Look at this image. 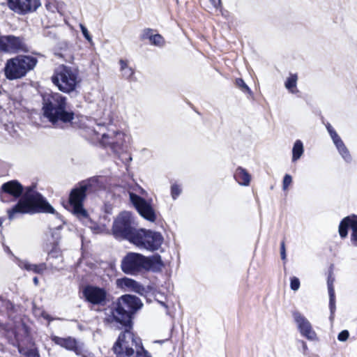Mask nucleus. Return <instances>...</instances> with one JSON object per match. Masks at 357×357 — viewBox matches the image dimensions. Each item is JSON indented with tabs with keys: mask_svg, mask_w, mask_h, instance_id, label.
<instances>
[{
	"mask_svg": "<svg viewBox=\"0 0 357 357\" xmlns=\"http://www.w3.org/2000/svg\"><path fill=\"white\" fill-rule=\"evenodd\" d=\"M113 305L105 321L123 330L112 348L116 357H152L143 347L141 339L132 332L135 314L143 307L141 299L135 295L124 294Z\"/></svg>",
	"mask_w": 357,
	"mask_h": 357,
	"instance_id": "obj_1",
	"label": "nucleus"
},
{
	"mask_svg": "<svg viewBox=\"0 0 357 357\" xmlns=\"http://www.w3.org/2000/svg\"><path fill=\"white\" fill-rule=\"evenodd\" d=\"M100 188L98 176H93L79 182L69 195L68 204L72 213L80 219L88 218L89 214L84 208V201L88 193L93 192Z\"/></svg>",
	"mask_w": 357,
	"mask_h": 357,
	"instance_id": "obj_4",
	"label": "nucleus"
},
{
	"mask_svg": "<svg viewBox=\"0 0 357 357\" xmlns=\"http://www.w3.org/2000/svg\"><path fill=\"white\" fill-rule=\"evenodd\" d=\"M23 268L27 271H33L35 273L42 274L47 269V265L45 263L33 264L25 261L23 263Z\"/></svg>",
	"mask_w": 357,
	"mask_h": 357,
	"instance_id": "obj_27",
	"label": "nucleus"
},
{
	"mask_svg": "<svg viewBox=\"0 0 357 357\" xmlns=\"http://www.w3.org/2000/svg\"><path fill=\"white\" fill-rule=\"evenodd\" d=\"M56 218H58L61 223L54 228V231H52V237L54 239L53 243L58 244L59 241V240L61 238V235H60V233L59 232V231L60 229H61V228L63 227V225L64 224V221L62 220L61 215H60V217L56 216Z\"/></svg>",
	"mask_w": 357,
	"mask_h": 357,
	"instance_id": "obj_30",
	"label": "nucleus"
},
{
	"mask_svg": "<svg viewBox=\"0 0 357 357\" xmlns=\"http://www.w3.org/2000/svg\"><path fill=\"white\" fill-rule=\"evenodd\" d=\"M234 177L236 182L243 186H248L250 185L251 180V175L249 172L242 167H238L236 168Z\"/></svg>",
	"mask_w": 357,
	"mask_h": 357,
	"instance_id": "obj_23",
	"label": "nucleus"
},
{
	"mask_svg": "<svg viewBox=\"0 0 357 357\" xmlns=\"http://www.w3.org/2000/svg\"><path fill=\"white\" fill-rule=\"evenodd\" d=\"M35 189L34 185L26 187L22 197L12 208L8 209V218L10 220L17 218L19 215L26 213H52L60 217V214L56 212L46 198Z\"/></svg>",
	"mask_w": 357,
	"mask_h": 357,
	"instance_id": "obj_2",
	"label": "nucleus"
},
{
	"mask_svg": "<svg viewBox=\"0 0 357 357\" xmlns=\"http://www.w3.org/2000/svg\"><path fill=\"white\" fill-rule=\"evenodd\" d=\"M326 129H327L328 133L335 130L334 128L332 127V126L330 123H328L326 125Z\"/></svg>",
	"mask_w": 357,
	"mask_h": 357,
	"instance_id": "obj_46",
	"label": "nucleus"
},
{
	"mask_svg": "<svg viewBox=\"0 0 357 357\" xmlns=\"http://www.w3.org/2000/svg\"><path fill=\"white\" fill-rule=\"evenodd\" d=\"M116 286L123 291H133L140 295L145 292V288L134 279L123 277L116 280Z\"/></svg>",
	"mask_w": 357,
	"mask_h": 357,
	"instance_id": "obj_19",
	"label": "nucleus"
},
{
	"mask_svg": "<svg viewBox=\"0 0 357 357\" xmlns=\"http://www.w3.org/2000/svg\"><path fill=\"white\" fill-rule=\"evenodd\" d=\"M212 5L215 8H218L221 7V0H210Z\"/></svg>",
	"mask_w": 357,
	"mask_h": 357,
	"instance_id": "obj_41",
	"label": "nucleus"
},
{
	"mask_svg": "<svg viewBox=\"0 0 357 357\" xmlns=\"http://www.w3.org/2000/svg\"><path fill=\"white\" fill-rule=\"evenodd\" d=\"M300 287V280L296 277H292L290 279V288L293 291H297Z\"/></svg>",
	"mask_w": 357,
	"mask_h": 357,
	"instance_id": "obj_35",
	"label": "nucleus"
},
{
	"mask_svg": "<svg viewBox=\"0 0 357 357\" xmlns=\"http://www.w3.org/2000/svg\"><path fill=\"white\" fill-rule=\"evenodd\" d=\"M61 255V250L58 248V244L53 243L52 248L48 252V257L52 258H58Z\"/></svg>",
	"mask_w": 357,
	"mask_h": 357,
	"instance_id": "obj_33",
	"label": "nucleus"
},
{
	"mask_svg": "<svg viewBox=\"0 0 357 357\" xmlns=\"http://www.w3.org/2000/svg\"><path fill=\"white\" fill-rule=\"evenodd\" d=\"M164 238L161 233L146 229H139L132 244L140 249L154 252L162 245Z\"/></svg>",
	"mask_w": 357,
	"mask_h": 357,
	"instance_id": "obj_8",
	"label": "nucleus"
},
{
	"mask_svg": "<svg viewBox=\"0 0 357 357\" xmlns=\"http://www.w3.org/2000/svg\"><path fill=\"white\" fill-rule=\"evenodd\" d=\"M339 153L342 155V158L344 160L345 162L347 163H349L352 160L351 155L347 148V146L344 145L342 148L337 150Z\"/></svg>",
	"mask_w": 357,
	"mask_h": 357,
	"instance_id": "obj_32",
	"label": "nucleus"
},
{
	"mask_svg": "<svg viewBox=\"0 0 357 357\" xmlns=\"http://www.w3.org/2000/svg\"><path fill=\"white\" fill-rule=\"evenodd\" d=\"M329 135H330V136H331V139H332V138H334V137H335L337 135H338L335 130H333V132H329Z\"/></svg>",
	"mask_w": 357,
	"mask_h": 357,
	"instance_id": "obj_47",
	"label": "nucleus"
},
{
	"mask_svg": "<svg viewBox=\"0 0 357 357\" xmlns=\"http://www.w3.org/2000/svg\"><path fill=\"white\" fill-rule=\"evenodd\" d=\"M129 195L131 203L139 215L146 220L152 222H155L157 218L156 213L151 202L146 200L134 192H130Z\"/></svg>",
	"mask_w": 357,
	"mask_h": 357,
	"instance_id": "obj_14",
	"label": "nucleus"
},
{
	"mask_svg": "<svg viewBox=\"0 0 357 357\" xmlns=\"http://www.w3.org/2000/svg\"><path fill=\"white\" fill-rule=\"evenodd\" d=\"M280 252H286L285 243L284 241H282L280 243Z\"/></svg>",
	"mask_w": 357,
	"mask_h": 357,
	"instance_id": "obj_44",
	"label": "nucleus"
},
{
	"mask_svg": "<svg viewBox=\"0 0 357 357\" xmlns=\"http://www.w3.org/2000/svg\"><path fill=\"white\" fill-rule=\"evenodd\" d=\"M19 352H20V353L22 352V349L20 347H19Z\"/></svg>",
	"mask_w": 357,
	"mask_h": 357,
	"instance_id": "obj_55",
	"label": "nucleus"
},
{
	"mask_svg": "<svg viewBox=\"0 0 357 357\" xmlns=\"http://www.w3.org/2000/svg\"><path fill=\"white\" fill-rule=\"evenodd\" d=\"M144 255L137 252H128L122 259L121 268L128 275H136L143 271Z\"/></svg>",
	"mask_w": 357,
	"mask_h": 357,
	"instance_id": "obj_12",
	"label": "nucleus"
},
{
	"mask_svg": "<svg viewBox=\"0 0 357 357\" xmlns=\"http://www.w3.org/2000/svg\"><path fill=\"white\" fill-rule=\"evenodd\" d=\"M33 283H34V284H35V285H38V282H39V281H38V278L37 277H34V278H33Z\"/></svg>",
	"mask_w": 357,
	"mask_h": 357,
	"instance_id": "obj_49",
	"label": "nucleus"
},
{
	"mask_svg": "<svg viewBox=\"0 0 357 357\" xmlns=\"http://www.w3.org/2000/svg\"><path fill=\"white\" fill-rule=\"evenodd\" d=\"M19 305H16L10 301L0 296V327L4 325V319L7 317L15 321Z\"/></svg>",
	"mask_w": 357,
	"mask_h": 357,
	"instance_id": "obj_18",
	"label": "nucleus"
},
{
	"mask_svg": "<svg viewBox=\"0 0 357 357\" xmlns=\"http://www.w3.org/2000/svg\"><path fill=\"white\" fill-rule=\"evenodd\" d=\"M51 81L60 91L70 94L76 91L80 82L79 70L76 68L61 64L54 69Z\"/></svg>",
	"mask_w": 357,
	"mask_h": 357,
	"instance_id": "obj_5",
	"label": "nucleus"
},
{
	"mask_svg": "<svg viewBox=\"0 0 357 357\" xmlns=\"http://www.w3.org/2000/svg\"><path fill=\"white\" fill-rule=\"evenodd\" d=\"M236 85L243 92L252 94V92L242 78H237L235 81Z\"/></svg>",
	"mask_w": 357,
	"mask_h": 357,
	"instance_id": "obj_31",
	"label": "nucleus"
},
{
	"mask_svg": "<svg viewBox=\"0 0 357 357\" xmlns=\"http://www.w3.org/2000/svg\"><path fill=\"white\" fill-rule=\"evenodd\" d=\"M293 317L302 336L309 340H314L317 338V334L312 330L311 324L303 314L295 311L293 312Z\"/></svg>",
	"mask_w": 357,
	"mask_h": 357,
	"instance_id": "obj_17",
	"label": "nucleus"
},
{
	"mask_svg": "<svg viewBox=\"0 0 357 357\" xmlns=\"http://www.w3.org/2000/svg\"><path fill=\"white\" fill-rule=\"evenodd\" d=\"M52 33L50 31H48L45 36H51Z\"/></svg>",
	"mask_w": 357,
	"mask_h": 357,
	"instance_id": "obj_53",
	"label": "nucleus"
},
{
	"mask_svg": "<svg viewBox=\"0 0 357 357\" xmlns=\"http://www.w3.org/2000/svg\"><path fill=\"white\" fill-rule=\"evenodd\" d=\"M292 181V178L289 174H285V176L283 178L282 181V189L284 190H287L289 187V185L291 184Z\"/></svg>",
	"mask_w": 357,
	"mask_h": 357,
	"instance_id": "obj_37",
	"label": "nucleus"
},
{
	"mask_svg": "<svg viewBox=\"0 0 357 357\" xmlns=\"http://www.w3.org/2000/svg\"><path fill=\"white\" fill-rule=\"evenodd\" d=\"M138 229L135 227L132 214L128 211H123L114 220L112 231L116 239L126 240L132 243Z\"/></svg>",
	"mask_w": 357,
	"mask_h": 357,
	"instance_id": "obj_7",
	"label": "nucleus"
},
{
	"mask_svg": "<svg viewBox=\"0 0 357 357\" xmlns=\"http://www.w3.org/2000/svg\"><path fill=\"white\" fill-rule=\"evenodd\" d=\"M332 139H333L334 144H336L337 143H339V142L342 141V139L340 138V137L339 135H337L335 137L332 138Z\"/></svg>",
	"mask_w": 357,
	"mask_h": 357,
	"instance_id": "obj_42",
	"label": "nucleus"
},
{
	"mask_svg": "<svg viewBox=\"0 0 357 357\" xmlns=\"http://www.w3.org/2000/svg\"><path fill=\"white\" fill-rule=\"evenodd\" d=\"M29 47L22 37L13 35L0 36V52H29Z\"/></svg>",
	"mask_w": 357,
	"mask_h": 357,
	"instance_id": "obj_11",
	"label": "nucleus"
},
{
	"mask_svg": "<svg viewBox=\"0 0 357 357\" xmlns=\"http://www.w3.org/2000/svg\"><path fill=\"white\" fill-rule=\"evenodd\" d=\"M20 319L19 325L15 326V337L17 342L20 341V335L22 334V335L24 336L25 337H29L30 335V329L29 327L21 319Z\"/></svg>",
	"mask_w": 357,
	"mask_h": 357,
	"instance_id": "obj_25",
	"label": "nucleus"
},
{
	"mask_svg": "<svg viewBox=\"0 0 357 357\" xmlns=\"http://www.w3.org/2000/svg\"><path fill=\"white\" fill-rule=\"evenodd\" d=\"M351 229V242L357 247V215H351L344 218L340 222L338 232L341 238L348 236L349 229Z\"/></svg>",
	"mask_w": 357,
	"mask_h": 357,
	"instance_id": "obj_16",
	"label": "nucleus"
},
{
	"mask_svg": "<svg viewBox=\"0 0 357 357\" xmlns=\"http://www.w3.org/2000/svg\"><path fill=\"white\" fill-rule=\"evenodd\" d=\"M119 63L121 66V71L122 73V76L126 79L133 80L134 79L133 75H134L135 71L132 68H130L128 66L127 61L121 59L119 61Z\"/></svg>",
	"mask_w": 357,
	"mask_h": 357,
	"instance_id": "obj_26",
	"label": "nucleus"
},
{
	"mask_svg": "<svg viewBox=\"0 0 357 357\" xmlns=\"http://www.w3.org/2000/svg\"><path fill=\"white\" fill-rule=\"evenodd\" d=\"M52 340L56 344L65 348L67 350L73 351L76 354H79V349L77 346V340L72 337H60L56 335L52 337Z\"/></svg>",
	"mask_w": 357,
	"mask_h": 357,
	"instance_id": "obj_21",
	"label": "nucleus"
},
{
	"mask_svg": "<svg viewBox=\"0 0 357 357\" xmlns=\"http://www.w3.org/2000/svg\"><path fill=\"white\" fill-rule=\"evenodd\" d=\"M93 132L96 135H101L102 140L109 139L107 142L114 151L119 152L123 149L126 142L123 132L107 128L106 123L102 121L97 123V128H94Z\"/></svg>",
	"mask_w": 357,
	"mask_h": 357,
	"instance_id": "obj_9",
	"label": "nucleus"
},
{
	"mask_svg": "<svg viewBox=\"0 0 357 357\" xmlns=\"http://www.w3.org/2000/svg\"><path fill=\"white\" fill-rule=\"evenodd\" d=\"M280 256L282 260L286 259V252H280Z\"/></svg>",
	"mask_w": 357,
	"mask_h": 357,
	"instance_id": "obj_48",
	"label": "nucleus"
},
{
	"mask_svg": "<svg viewBox=\"0 0 357 357\" xmlns=\"http://www.w3.org/2000/svg\"><path fill=\"white\" fill-rule=\"evenodd\" d=\"M335 146H336L337 149L338 150V149H340V148H342V146H344L345 144H344V143L343 142V141L342 140V141L339 142V143H337V144H335Z\"/></svg>",
	"mask_w": 357,
	"mask_h": 357,
	"instance_id": "obj_43",
	"label": "nucleus"
},
{
	"mask_svg": "<svg viewBox=\"0 0 357 357\" xmlns=\"http://www.w3.org/2000/svg\"><path fill=\"white\" fill-rule=\"evenodd\" d=\"M335 278L332 276L331 273H329L327 279V286L329 295V309L331 312L330 319L332 321L334 318V314L336 310L335 306V294L333 287Z\"/></svg>",
	"mask_w": 357,
	"mask_h": 357,
	"instance_id": "obj_22",
	"label": "nucleus"
},
{
	"mask_svg": "<svg viewBox=\"0 0 357 357\" xmlns=\"http://www.w3.org/2000/svg\"><path fill=\"white\" fill-rule=\"evenodd\" d=\"M158 301V303H159L162 306H163L164 307H165V308H167V307H167V304L165 303V302H164V301Z\"/></svg>",
	"mask_w": 357,
	"mask_h": 357,
	"instance_id": "obj_51",
	"label": "nucleus"
},
{
	"mask_svg": "<svg viewBox=\"0 0 357 357\" xmlns=\"http://www.w3.org/2000/svg\"><path fill=\"white\" fill-rule=\"evenodd\" d=\"M45 319L50 320V318L49 315L47 316V317H45Z\"/></svg>",
	"mask_w": 357,
	"mask_h": 357,
	"instance_id": "obj_54",
	"label": "nucleus"
},
{
	"mask_svg": "<svg viewBox=\"0 0 357 357\" xmlns=\"http://www.w3.org/2000/svg\"><path fill=\"white\" fill-rule=\"evenodd\" d=\"M4 250H5V252H6L8 254H11L12 253L10 250V248H9V247H8L6 245L4 246Z\"/></svg>",
	"mask_w": 357,
	"mask_h": 357,
	"instance_id": "obj_50",
	"label": "nucleus"
},
{
	"mask_svg": "<svg viewBox=\"0 0 357 357\" xmlns=\"http://www.w3.org/2000/svg\"><path fill=\"white\" fill-rule=\"evenodd\" d=\"M38 59L31 55L19 54L6 61L3 68L4 75L8 80L21 79L33 70Z\"/></svg>",
	"mask_w": 357,
	"mask_h": 357,
	"instance_id": "obj_6",
	"label": "nucleus"
},
{
	"mask_svg": "<svg viewBox=\"0 0 357 357\" xmlns=\"http://www.w3.org/2000/svg\"><path fill=\"white\" fill-rule=\"evenodd\" d=\"M181 192V190L178 185L174 184L172 185L171 195L174 199H176L179 196Z\"/></svg>",
	"mask_w": 357,
	"mask_h": 357,
	"instance_id": "obj_36",
	"label": "nucleus"
},
{
	"mask_svg": "<svg viewBox=\"0 0 357 357\" xmlns=\"http://www.w3.org/2000/svg\"><path fill=\"white\" fill-rule=\"evenodd\" d=\"M164 266V262L159 254L156 253L149 257L144 255L143 271L159 273Z\"/></svg>",
	"mask_w": 357,
	"mask_h": 357,
	"instance_id": "obj_20",
	"label": "nucleus"
},
{
	"mask_svg": "<svg viewBox=\"0 0 357 357\" xmlns=\"http://www.w3.org/2000/svg\"><path fill=\"white\" fill-rule=\"evenodd\" d=\"M24 354L26 357H40L39 351L36 347L26 349V351L24 352Z\"/></svg>",
	"mask_w": 357,
	"mask_h": 357,
	"instance_id": "obj_34",
	"label": "nucleus"
},
{
	"mask_svg": "<svg viewBox=\"0 0 357 357\" xmlns=\"http://www.w3.org/2000/svg\"><path fill=\"white\" fill-rule=\"evenodd\" d=\"M113 206L109 203H105L103 206V211L107 215H111L112 213Z\"/></svg>",
	"mask_w": 357,
	"mask_h": 357,
	"instance_id": "obj_40",
	"label": "nucleus"
},
{
	"mask_svg": "<svg viewBox=\"0 0 357 357\" xmlns=\"http://www.w3.org/2000/svg\"><path fill=\"white\" fill-rule=\"evenodd\" d=\"M43 114L54 128H64L71 125L75 112L67 108V98L59 93L43 96Z\"/></svg>",
	"mask_w": 357,
	"mask_h": 357,
	"instance_id": "obj_3",
	"label": "nucleus"
},
{
	"mask_svg": "<svg viewBox=\"0 0 357 357\" xmlns=\"http://www.w3.org/2000/svg\"><path fill=\"white\" fill-rule=\"evenodd\" d=\"M298 76L296 74H290V76L286 79L284 82L285 88L292 93L297 92L296 84H297Z\"/></svg>",
	"mask_w": 357,
	"mask_h": 357,
	"instance_id": "obj_29",
	"label": "nucleus"
},
{
	"mask_svg": "<svg viewBox=\"0 0 357 357\" xmlns=\"http://www.w3.org/2000/svg\"><path fill=\"white\" fill-rule=\"evenodd\" d=\"M84 301L93 306L105 307L110 301V294L105 287L87 284L82 289Z\"/></svg>",
	"mask_w": 357,
	"mask_h": 357,
	"instance_id": "obj_10",
	"label": "nucleus"
},
{
	"mask_svg": "<svg viewBox=\"0 0 357 357\" xmlns=\"http://www.w3.org/2000/svg\"><path fill=\"white\" fill-rule=\"evenodd\" d=\"M8 8L20 15L36 12L41 6L40 0H6Z\"/></svg>",
	"mask_w": 357,
	"mask_h": 357,
	"instance_id": "obj_15",
	"label": "nucleus"
},
{
	"mask_svg": "<svg viewBox=\"0 0 357 357\" xmlns=\"http://www.w3.org/2000/svg\"><path fill=\"white\" fill-rule=\"evenodd\" d=\"M5 220V218L0 217V227L2 226V224Z\"/></svg>",
	"mask_w": 357,
	"mask_h": 357,
	"instance_id": "obj_52",
	"label": "nucleus"
},
{
	"mask_svg": "<svg viewBox=\"0 0 357 357\" xmlns=\"http://www.w3.org/2000/svg\"><path fill=\"white\" fill-rule=\"evenodd\" d=\"M349 337V333L347 330L342 331L337 335V340L340 342H345Z\"/></svg>",
	"mask_w": 357,
	"mask_h": 357,
	"instance_id": "obj_38",
	"label": "nucleus"
},
{
	"mask_svg": "<svg viewBox=\"0 0 357 357\" xmlns=\"http://www.w3.org/2000/svg\"><path fill=\"white\" fill-rule=\"evenodd\" d=\"M25 190L24 186L17 180L3 183L0 188V199L3 202L20 199Z\"/></svg>",
	"mask_w": 357,
	"mask_h": 357,
	"instance_id": "obj_13",
	"label": "nucleus"
},
{
	"mask_svg": "<svg viewBox=\"0 0 357 357\" xmlns=\"http://www.w3.org/2000/svg\"><path fill=\"white\" fill-rule=\"evenodd\" d=\"M153 31L151 29H145L143 31L141 38L142 40L149 39L151 43L155 46L162 45L164 43L163 37L159 33L153 34Z\"/></svg>",
	"mask_w": 357,
	"mask_h": 357,
	"instance_id": "obj_24",
	"label": "nucleus"
},
{
	"mask_svg": "<svg viewBox=\"0 0 357 357\" xmlns=\"http://www.w3.org/2000/svg\"><path fill=\"white\" fill-rule=\"evenodd\" d=\"M81 31L86 40L91 42L92 40L91 36H90L86 27L82 24H80Z\"/></svg>",
	"mask_w": 357,
	"mask_h": 357,
	"instance_id": "obj_39",
	"label": "nucleus"
},
{
	"mask_svg": "<svg viewBox=\"0 0 357 357\" xmlns=\"http://www.w3.org/2000/svg\"><path fill=\"white\" fill-rule=\"evenodd\" d=\"M304 152L303 144L300 139H297L292 149V162H296L302 156Z\"/></svg>",
	"mask_w": 357,
	"mask_h": 357,
	"instance_id": "obj_28",
	"label": "nucleus"
},
{
	"mask_svg": "<svg viewBox=\"0 0 357 357\" xmlns=\"http://www.w3.org/2000/svg\"><path fill=\"white\" fill-rule=\"evenodd\" d=\"M299 342L301 344L304 351H305L307 349L306 343L303 340H300Z\"/></svg>",
	"mask_w": 357,
	"mask_h": 357,
	"instance_id": "obj_45",
	"label": "nucleus"
}]
</instances>
